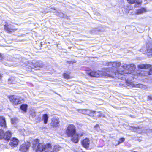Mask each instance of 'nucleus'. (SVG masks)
<instances>
[{
  "mask_svg": "<svg viewBox=\"0 0 152 152\" xmlns=\"http://www.w3.org/2000/svg\"><path fill=\"white\" fill-rule=\"evenodd\" d=\"M121 67L124 70L120 71L117 70V72H110V69L108 68H106L105 69V72L107 73L113 75L114 77L112 78H114L115 76V75L117 77V74L118 75L119 74H131L132 71L134 70L135 69V65L133 64H125L123 65ZM110 78H111V77Z\"/></svg>",
  "mask_w": 152,
  "mask_h": 152,
  "instance_id": "f257e3e1",
  "label": "nucleus"
},
{
  "mask_svg": "<svg viewBox=\"0 0 152 152\" xmlns=\"http://www.w3.org/2000/svg\"><path fill=\"white\" fill-rule=\"evenodd\" d=\"M121 67L124 70L120 71L117 70V72H110V69L108 68H106L105 69V72L107 73L113 75L114 77L112 78H114L115 76V75L117 77V74L118 75L119 74H131L132 71L134 70L135 69V65L133 64H125L123 65ZM110 78H111V77Z\"/></svg>",
  "mask_w": 152,
  "mask_h": 152,
  "instance_id": "f03ea898",
  "label": "nucleus"
},
{
  "mask_svg": "<svg viewBox=\"0 0 152 152\" xmlns=\"http://www.w3.org/2000/svg\"><path fill=\"white\" fill-rule=\"evenodd\" d=\"M66 134L69 137H72L71 140L75 143H77L79 136L76 133V127L72 124L68 125L65 131Z\"/></svg>",
  "mask_w": 152,
  "mask_h": 152,
  "instance_id": "7ed1b4c3",
  "label": "nucleus"
},
{
  "mask_svg": "<svg viewBox=\"0 0 152 152\" xmlns=\"http://www.w3.org/2000/svg\"><path fill=\"white\" fill-rule=\"evenodd\" d=\"M39 140H34L33 142V148L35 149V152H42L46 149L51 148V145L48 144L46 145L43 143H39Z\"/></svg>",
  "mask_w": 152,
  "mask_h": 152,
  "instance_id": "20e7f679",
  "label": "nucleus"
},
{
  "mask_svg": "<svg viewBox=\"0 0 152 152\" xmlns=\"http://www.w3.org/2000/svg\"><path fill=\"white\" fill-rule=\"evenodd\" d=\"M88 75L91 77H102L104 78L113 77V75L107 73L105 72V69L104 71H92L91 72H88Z\"/></svg>",
  "mask_w": 152,
  "mask_h": 152,
  "instance_id": "39448f33",
  "label": "nucleus"
},
{
  "mask_svg": "<svg viewBox=\"0 0 152 152\" xmlns=\"http://www.w3.org/2000/svg\"><path fill=\"white\" fill-rule=\"evenodd\" d=\"M10 101L13 104L17 105L20 102V98L19 96L11 95L9 96Z\"/></svg>",
  "mask_w": 152,
  "mask_h": 152,
  "instance_id": "423d86ee",
  "label": "nucleus"
},
{
  "mask_svg": "<svg viewBox=\"0 0 152 152\" xmlns=\"http://www.w3.org/2000/svg\"><path fill=\"white\" fill-rule=\"evenodd\" d=\"M4 28L5 30L8 33L17 30V29L15 28L13 25H8L6 23L4 25Z\"/></svg>",
  "mask_w": 152,
  "mask_h": 152,
  "instance_id": "0eeeda50",
  "label": "nucleus"
},
{
  "mask_svg": "<svg viewBox=\"0 0 152 152\" xmlns=\"http://www.w3.org/2000/svg\"><path fill=\"white\" fill-rule=\"evenodd\" d=\"M0 126L4 128H6V123L5 118L3 116H0Z\"/></svg>",
  "mask_w": 152,
  "mask_h": 152,
  "instance_id": "6e6552de",
  "label": "nucleus"
},
{
  "mask_svg": "<svg viewBox=\"0 0 152 152\" xmlns=\"http://www.w3.org/2000/svg\"><path fill=\"white\" fill-rule=\"evenodd\" d=\"M90 144V141L88 138L84 140L82 142L83 146L87 149L89 148Z\"/></svg>",
  "mask_w": 152,
  "mask_h": 152,
  "instance_id": "1a4fd4ad",
  "label": "nucleus"
},
{
  "mask_svg": "<svg viewBox=\"0 0 152 152\" xmlns=\"http://www.w3.org/2000/svg\"><path fill=\"white\" fill-rule=\"evenodd\" d=\"M94 111H91L88 110H82V113L83 114H87L90 116H94L93 114L95 113Z\"/></svg>",
  "mask_w": 152,
  "mask_h": 152,
  "instance_id": "9d476101",
  "label": "nucleus"
},
{
  "mask_svg": "<svg viewBox=\"0 0 152 152\" xmlns=\"http://www.w3.org/2000/svg\"><path fill=\"white\" fill-rule=\"evenodd\" d=\"M18 139L13 138L10 140V145L11 147H15L18 145Z\"/></svg>",
  "mask_w": 152,
  "mask_h": 152,
  "instance_id": "9b49d317",
  "label": "nucleus"
},
{
  "mask_svg": "<svg viewBox=\"0 0 152 152\" xmlns=\"http://www.w3.org/2000/svg\"><path fill=\"white\" fill-rule=\"evenodd\" d=\"M12 133L11 132L9 131H7L4 134V135H3V138L7 140H10L11 137Z\"/></svg>",
  "mask_w": 152,
  "mask_h": 152,
  "instance_id": "f8f14e48",
  "label": "nucleus"
},
{
  "mask_svg": "<svg viewBox=\"0 0 152 152\" xmlns=\"http://www.w3.org/2000/svg\"><path fill=\"white\" fill-rule=\"evenodd\" d=\"M52 124L53 126L57 127L59 126V121L57 118H54L53 119L52 122Z\"/></svg>",
  "mask_w": 152,
  "mask_h": 152,
  "instance_id": "ddd939ff",
  "label": "nucleus"
},
{
  "mask_svg": "<svg viewBox=\"0 0 152 152\" xmlns=\"http://www.w3.org/2000/svg\"><path fill=\"white\" fill-rule=\"evenodd\" d=\"M30 145V144H28L27 145H22L20 147V150L22 151L26 152L28 150Z\"/></svg>",
  "mask_w": 152,
  "mask_h": 152,
  "instance_id": "4468645a",
  "label": "nucleus"
},
{
  "mask_svg": "<svg viewBox=\"0 0 152 152\" xmlns=\"http://www.w3.org/2000/svg\"><path fill=\"white\" fill-rule=\"evenodd\" d=\"M146 48L147 52L151 53V55H152V44L151 43L148 44Z\"/></svg>",
  "mask_w": 152,
  "mask_h": 152,
  "instance_id": "2eb2a0df",
  "label": "nucleus"
},
{
  "mask_svg": "<svg viewBox=\"0 0 152 152\" xmlns=\"http://www.w3.org/2000/svg\"><path fill=\"white\" fill-rule=\"evenodd\" d=\"M132 86L133 87L139 88H144L145 86L141 84H137L136 83H133L131 84Z\"/></svg>",
  "mask_w": 152,
  "mask_h": 152,
  "instance_id": "dca6fc26",
  "label": "nucleus"
},
{
  "mask_svg": "<svg viewBox=\"0 0 152 152\" xmlns=\"http://www.w3.org/2000/svg\"><path fill=\"white\" fill-rule=\"evenodd\" d=\"M151 65L149 64H141L140 65H139L138 66V68L140 69H144V68H148L151 67Z\"/></svg>",
  "mask_w": 152,
  "mask_h": 152,
  "instance_id": "f3484780",
  "label": "nucleus"
},
{
  "mask_svg": "<svg viewBox=\"0 0 152 152\" xmlns=\"http://www.w3.org/2000/svg\"><path fill=\"white\" fill-rule=\"evenodd\" d=\"M146 9L144 8L139 9L137 10V12L136 13V14H142L146 12Z\"/></svg>",
  "mask_w": 152,
  "mask_h": 152,
  "instance_id": "a211bd4d",
  "label": "nucleus"
},
{
  "mask_svg": "<svg viewBox=\"0 0 152 152\" xmlns=\"http://www.w3.org/2000/svg\"><path fill=\"white\" fill-rule=\"evenodd\" d=\"M48 116L47 114H45L43 115L42 116V119L44 120V123L46 124L47 123Z\"/></svg>",
  "mask_w": 152,
  "mask_h": 152,
  "instance_id": "6ab92c4d",
  "label": "nucleus"
},
{
  "mask_svg": "<svg viewBox=\"0 0 152 152\" xmlns=\"http://www.w3.org/2000/svg\"><path fill=\"white\" fill-rule=\"evenodd\" d=\"M121 65V63L120 62H114L113 63L112 66L115 68H117L119 67Z\"/></svg>",
  "mask_w": 152,
  "mask_h": 152,
  "instance_id": "aec40b11",
  "label": "nucleus"
},
{
  "mask_svg": "<svg viewBox=\"0 0 152 152\" xmlns=\"http://www.w3.org/2000/svg\"><path fill=\"white\" fill-rule=\"evenodd\" d=\"M128 2L130 4H133L134 3H135L137 5H139L141 3V2H137L136 0H127Z\"/></svg>",
  "mask_w": 152,
  "mask_h": 152,
  "instance_id": "412c9836",
  "label": "nucleus"
},
{
  "mask_svg": "<svg viewBox=\"0 0 152 152\" xmlns=\"http://www.w3.org/2000/svg\"><path fill=\"white\" fill-rule=\"evenodd\" d=\"M16 79L14 77H11L8 80V82L10 83H15V80Z\"/></svg>",
  "mask_w": 152,
  "mask_h": 152,
  "instance_id": "4be33fe9",
  "label": "nucleus"
},
{
  "mask_svg": "<svg viewBox=\"0 0 152 152\" xmlns=\"http://www.w3.org/2000/svg\"><path fill=\"white\" fill-rule=\"evenodd\" d=\"M27 105L26 104H22L20 107V108L24 112H26L27 109Z\"/></svg>",
  "mask_w": 152,
  "mask_h": 152,
  "instance_id": "5701e85b",
  "label": "nucleus"
},
{
  "mask_svg": "<svg viewBox=\"0 0 152 152\" xmlns=\"http://www.w3.org/2000/svg\"><path fill=\"white\" fill-rule=\"evenodd\" d=\"M11 122L12 124H15L18 122V119L16 118H14L11 119Z\"/></svg>",
  "mask_w": 152,
  "mask_h": 152,
  "instance_id": "b1692460",
  "label": "nucleus"
},
{
  "mask_svg": "<svg viewBox=\"0 0 152 152\" xmlns=\"http://www.w3.org/2000/svg\"><path fill=\"white\" fill-rule=\"evenodd\" d=\"M94 130L96 131L97 132H100L101 131V130L100 129L99 125L97 124L94 127Z\"/></svg>",
  "mask_w": 152,
  "mask_h": 152,
  "instance_id": "393cba45",
  "label": "nucleus"
},
{
  "mask_svg": "<svg viewBox=\"0 0 152 152\" xmlns=\"http://www.w3.org/2000/svg\"><path fill=\"white\" fill-rule=\"evenodd\" d=\"M36 66H39L40 68H41L43 66V64L41 61H39L38 63H37Z\"/></svg>",
  "mask_w": 152,
  "mask_h": 152,
  "instance_id": "a878e982",
  "label": "nucleus"
},
{
  "mask_svg": "<svg viewBox=\"0 0 152 152\" xmlns=\"http://www.w3.org/2000/svg\"><path fill=\"white\" fill-rule=\"evenodd\" d=\"M63 76L66 79H68L70 78V76L68 74L64 73Z\"/></svg>",
  "mask_w": 152,
  "mask_h": 152,
  "instance_id": "bb28decb",
  "label": "nucleus"
},
{
  "mask_svg": "<svg viewBox=\"0 0 152 152\" xmlns=\"http://www.w3.org/2000/svg\"><path fill=\"white\" fill-rule=\"evenodd\" d=\"M124 140L125 139L124 138L120 139L118 141V144H119L122 142H124Z\"/></svg>",
  "mask_w": 152,
  "mask_h": 152,
  "instance_id": "cd10ccee",
  "label": "nucleus"
},
{
  "mask_svg": "<svg viewBox=\"0 0 152 152\" xmlns=\"http://www.w3.org/2000/svg\"><path fill=\"white\" fill-rule=\"evenodd\" d=\"M4 132L3 130L0 129V139H2L3 137Z\"/></svg>",
  "mask_w": 152,
  "mask_h": 152,
  "instance_id": "c85d7f7f",
  "label": "nucleus"
},
{
  "mask_svg": "<svg viewBox=\"0 0 152 152\" xmlns=\"http://www.w3.org/2000/svg\"><path fill=\"white\" fill-rule=\"evenodd\" d=\"M133 128V131L134 132H138L139 131V129L138 127H134Z\"/></svg>",
  "mask_w": 152,
  "mask_h": 152,
  "instance_id": "c756f323",
  "label": "nucleus"
},
{
  "mask_svg": "<svg viewBox=\"0 0 152 152\" xmlns=\"http://www.w3.org/2000/svg\"><path fill=\"white\" fill-rule=\"evenodd\" d=\"M56 15L58 16H59L61 17H64V14L62 13H59L58 12H57V13L56 14Z\"/></svg>",
  "mask_w": 152,
  "mask_h": 152,
  "instance_id": "7c9ffc66",
  "label": "nucleus"
},
{
  "mask_svg": "<svg viewBox=\"0 0 152 152\" xmlns=\"http://www.w3.org/2000/svg\"><path fill=\"white\" fill-rule=\"evenodd\" d=\"M113 63V62H107V63H106V65L107 66H112Z\"/></svg>",
  "mask_w": 152,
  "mask_h": 152,
  "instance_id": "2f4dec72",
  "label": "nucleus"
},
{
  "mask_svg": "<svg viewBox=\"0 0 152 152\" xmlns=\"http://www.w3.org/2000/svg\"><path fill=\"white\" fill-rule=\"evenodd\" d=\"M54 149L56 151H58L59 150V146L57 145L54 146Z\"/></svg>",
  "mask_w": 152,
  "mask_h": 152,
  "instance_id": "473e14b6",
  "label": "nucleus"
},
{
  "mask_svg": "<svg viewBox=\"0 0 152 152\" xmlns=\"http://www.w3.org/2000/svg\"><path fill=\"white\" fill-rule=\"evenodd\" d=\"M3 59V57L1 55V54L0 53V61L2 62V59Z\"/></svg>",
  "mask_w": 152,
  "mask_h": 152,
  "instance_id": "72a5a7b5",
  "label": "nucleus"
},
{
  "mask_svg": "<svg viewBox=\"0 0 152 152\" xmlns=\"http://www.w3.org/2000/svg\"><path fill=\"white\" fill-rule=\"evenodd\" d=\"M148 74L149 75H152V68L150 69L148 73Z\"/></svg>",
  "mask_w": 152,
  "mask_h": 152,
  "instance_id": "f704fd0d",
  "label": "nucleus"
},
{
  "mask_svg": "<svg viewBox=\"0 0 152 152\" xmlns=\"http://www.w3.org/2000/svg\"><path fill=\"white\" fill-rule=\"evenodd\" d=\"M97 113H98L97 116L98 117H101L102 116L101 113L100 112H97Z\"/></svg>",
  "mask_w": 152,
  "mask_h": 152,
  "instance_id": "c9c22d12",
  "label": "nucleus"
},
{
  "mask_svg": "<svg viewBox=\"0 0 152 152\" xmlns=\"http://www.w3.org/2000/svg\"><path fill=\"white\" fill-rule=\"evenodd\" d=\"M76 62V61L75 60H74L73 61H71L69 62V63H72L73 64V63H75Z\"/></svg>",
  "mask_w": 152,
  "mask_h": 152,
  "instance_id": "e433bc0d",
  "label": "nucleus"
},
{
  "mask_svg": "<svg viewBox=\"0 0 152 152\" xmlns=\"http://www.w3.org/2000/svg\"><path fill=\"white\" fill-rule=\"evenodd\" d=\"M148 98L150 100L152 99V97L151 96H149Z\"/></svg>",
  "mask_w": 152,
  "mask_h": 152,
  "instance_id": "4c0bfd02",
  "label": "nucleus"
},
{
  "mask_svg": "<svg viewBox=\"0 0 152 152\" xmlns=\"http://www.w3.org/2000/svg\"><path fill=\"white\" fill-rule=\"evenodd\" d=\"M2 77V76L1 74H0V80H1V78Z\"/></svg>",
  "mask_w": 152,
  "mask_h": 152,
  "instance_id": "58836bf2",
  "label": "nucleus"
},
{
  "mask_svg": "<svg viewBox=\"0 0 152 152\" xmlns=\"http://www.w3.org/2000/svg\"><path fill=\"white\" fill-rule=\"evenodd\" d=\"M36 64H35V65H34V66H35V65L36 66ZM36 66H36L35 67H36Z\"/></svg>",
  "mask_w": 152,
  "mask_h": 152,
  "instance_id": "ea45409f",
  "label": "nucleus"
},
{
  "mask_svg": "<svg viewBox=\"0 0 152 152\" xmlns=\"http://www.w3.org/2000/svg\"><path fill=\"white\" fill-rule=\"evenodd\" d=\"M135 7H137V5H136L135 6Z\"/></svg>",
  "mask_w": 152,
  "mask_h": 152,
  "instance_id": "a19ab883",
  "label": "nucleus"
}]
</instances>
